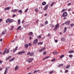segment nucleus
I'll return each instance as SVG.
<instances>
[{"mask_svg":"<svg viewBox=\"0 0 74 74\" xmlns=\"http://www.w3.org/2000/svg\"><path fill=\"white\" fill-rule=\"evenodd\" d=\"M64 56V55H62L60 57V58H63Z\"/></svg>","mask_w":74,"mask_h":74,"instance_id":"37","label":"nucleus"},{"mask_svg":"<svg viewBox=\"0 0 74 74\" xmlns=\"http://www.w3.org/2000/svg\"><path fill=\"white\" fill-rule=\"evenodd\" d=\"M25 51H19L18 53V55H21V54H22V53H25Z\"/></svg>","mask_w":74,"mask_h":74,"instance_id":"4","label":"nucleus"},{"mask_svg":"<svg viewBox=\"0 0 74 74\" xmlns=\"http://www.w3.org/2000/svg\"><path fill=\"white\" fill-rule=\"evenodd\" d=\"M31 67V66H29V67L27 69V70H29V69Z\"/></svg>","mask_w":74,"mask_h":74,"instance_id":"56","label":"nucleus"},{"mask_svg":"<svg viewBox=\"0 0 74 74\" xmlns=\"http://www.w3.org/2000/svg\"><path fill=\"white\" fill-rule=\"evenodd\" d=\"M36 72H37L36 70H35L34 71V73H36Z\"/></svg>","mask_w":74,"mask_h":74,"instance_id":"51","label":"nucleus"},{"mask_svg":"<svg viewBox=\"0 0 74 74\" xmlns=\"http://www.w3.org/2000/svg\"><path fill=\"white\" fill-rule=\"evenodd\" d=\"M29 40H32V36H30L29 37Z\"/></svg>","mask_w":74,"mask_h":74,"instance_id":"55","label":"nucleus"},{"mask_svg":"<svg viewBox=\"0 0 74 74\" xmlns=\"http://www.w3.org/2000/svg\"><path fill=\"white\" fill-rule=\"evenodd\" d=\"M10 9V7H8L7 8H5L4 9L5 10H9Z\"/></svg>","mask_w":74,"mask_h":74,"instance_id":"12","label":"nucleus"},{"mask_svg":"<svg viewBox=\"0 0 74 74\" xmlns=\"http://www.w3.org/2000/svg\"><path fill=\"white\" fill-rule=\"evenodd\" d=\"M2 21V19H0V22H1Z\"/></svg>","mask_w":74,"mask_h":74,"instance_id":"59","label":"nucleus"},{"mask_svg":"<svg viewBox=\"0 0 74 74\" xmlns=\"http://www.w3.org/2000/svg\"><path fill=\"white\" fill-rule=\"evenodd\" d=\"M47 36L48 37H49V36H51V34L49 33L47 35Z\"/></svg>","mask_w":74,"mask_h":74,"instance_id":"43","label":"nucleus"},{"mask_svg":"<svg viewBox=\"0 0 74 74\" xmlns=\"http://www.w3.org/2000/svg\"><path fill=\"white\" fill-rule=\"evenodd\" d=\"M70 21H67L65 22L64 23L66 24V25H67V24L69 25V24H70Z\"/></svg>","mask_w":74,"mask_h":74,"instance_id":"8","label":"nucleus"},{"mask_svg":"<svg viewBox=\"0 0 74 74\" xmlns=\"http://www.w3.org/2000/svg\"><path fill=\"white\" fill-rule=\"evenodd\" d=\"M43 55H45L47 54V51H44L43 53Z\"/></svg>","mask_w":74,"mask_h":74,"instance_id":"32","label":"nucleus"},{"mask_svg":"<svg viewBox=\"0 0 74 74\" xmlns=\"http://www.w3.org/2000/svg\"><path fill=\"white\" fill-rule=\"evenodd\" d=\"M6 52H7V51L6 50H4L3 52V54L4 55V54H5V53H6Z\"/></svg>","mask_w":74,"mask_h":74,"instance_id":"33","label":"nucleus"},{"mask_svg":"<svg viewBox=\"0 0 74 74\" xmlns=\"http://www.w3.org/2000/svg\"><path fill=\"white\" fill-rule=\"evenodd\" d=\"M29 54H30V52H29L27 53V55H29Z\"/></svg>","mask_w":74,"mask_h":74,"instance_id":"45","label":"nucleus"},{"mask_svg":"<svg viewBox=\"0 0 74 74\" xmlns=\"http://www.w3.org/2000/svg\"><path fill=\"white\" fill-rule=\"evenodd\" d=\"M55 58H54L52 60L51 62H54V61H55Z\"/></svg>","mask_w":74,"mask_h":74,"instance_id":"41","label":"nucleus"},{"mask_svg":"<svg viewBox=\"0 0 74 74\" xmlns=\"http://www.w3.org/2000/svg\"><path fill=\"white\" fill-rule=\"evenodd\" d=\"M8 70V69H7V67H6L5 68V71L4 74H6L7 73Z\"/></svg>","mask_w":74,"mask_h":74,"instance_id":"9","label":"nucleus"},{"mask_svg":"<svg viewBox=\"0 0 74 74\" xmlns=\"http://www.w3.org/2000/svg\"><path fill=\"white\" fill-rule=\"evenodd\" d=\"M47 14H45V15H44V16H47Z\"/></svg>","mask_w":74,"mask_h":74,"instance_id":"58","label":"nucleus"},{"mask_svg":"<svg viewBox=\"0 0 74 74\" xmlns=\"http://www.w3.org/2000/svg\"><path fill=\"white\" fill-rule=\"evenodd\" d=\"M67 30V27H64V31H63L64 33Z\"/></svg>","mask_w":74,"mask_h":74,"instance_id":"10","label":"nucleus"},{"mask_svg":"<svg viewBox=\"0 0 74 74\" xmlns=\"http://www.w3.org/2000/svg\"><path fill=\"white\" fill-rule=\"evenodd\" d=\"M2 63V62L0 60V64H1Z\"/></svg>","mask_w":74,"mask_h":74,"instance_id":"62","label":"nucleus"},{"mask_svg":"<svg viewBox=\"0 0 74 74\" xmlns=\"http://www.w3.org/2000/svg\"><path fill=\"white\" fill-rule=\"evenodd\" d=\"M26 62H29V63H31L33 61V59L32 58H28L27 60H26Z\"/></svg>","mask_w":74,"mask_h":74,"instance_id":"3","label":"nucleus"},{"mask_svg":"<svg viewBox=\"0 0 74 74\" xmlns=\"http://www.w3.org/2000/svg\"><path fill=\"white\" fill-rule=\"evenodd\" d=\"M69 5H71V3H69L68 4Z\"/></svg>","mask_w":74,"mask_h":74,"instance_id":"63","label":"nucleus"},{"mask_svg":"<svg viewBox=\"0 0 74 74\" xmlns=\"http://www.w3.org/2000/svg\"><path fill=\"white\" fill-rule=\"evenodd\" d=\"M64 11H65V9H64L63 10H62V12H64Z\"/></svg>","mask_w":74,"mask_h":74,"instance_id":"49","label":"nucleus"},{"mask_svg":"<svg viewBox=\"0 0 74 74\" xmlns=\"http://www.w3.org/2000/svg\"><path fill=\"white\" fill-rule=\"evenodd\" d=\"M69 58H72V57L73 56V55H69Z\"/></svg>","mask_w":74,"mask_h":74,"instance_id":"36","label":"nucleus"},{"mask_svg":"<svg viewBox=\"0 0 74 74\" xmlns=\"http://www.w3.org/2000/svg\"><path fill=\"white\" fill-rule=\"evenodd\" d=\"M2 69H3L2 68H0V71H1V70H2Z\"/></svg>","mask_w":74,"mask_h":74,"instance_id":"60","label":"nucleus"},{"mask_svg":"<svg viewBox=\"0 0 74 74\" xmlns=\"http://www.w3.org/2000/svg\"><path fill=\"white\" fill-rule=\"evenodd\" d=\"M38 42V39H36L34 41V44H36V43H37Z\"/></svg>","mask_w":74,"mask_h":74,"instance_id":"7","label":"nucleus"},{"mask_svg":"<svg viewBox=\"0 0 74 74\" xmlns=\"http://www.w3.org/2000/svg\"><path fill=\"white\" fill-rule=\"evenodd\" d=\"M38 19L37 20H36V23H38Z\"/></svg>","mask_w":74,"mask_h":74,"instance_id":"53","label":"nucleus"},{"mask_svg":"<svg viewBox=\"0 0 74 74\" xmlns=\"http://www.w3.org/2000/svg\"><path fill=\"white\" fill-rule=\"evenodd\" d=\"M70 64H69L67 65V66L66 68V69H69V67H70Z\"/></svg>","mask_w":74,"mask_h":74,"instance_id":"26","label":"nucleus"},{"mask_svg":"<svg viewBox=\"0 0 74 74\" xmlns=\"http://www.w3.org/2000/svg\"><path fill=\"white\" fill-rule=\"evenodd\" d=\"M53 73V71H52L49 73L50 74H52V73Z\"/></svg>","mask_w":74,"mask_h":74,"instance_id":"48","label":"nucleus"},{"mask_svg":"<svg viewBox=\"0 0 74 74\" xmlns=\"http://www.w3.org/2000/svg\"><path fill=\"white\" fill-rule=\"evenodd\" d=\"M28 34L29 36H32L33 34V32H30L28 33Z\"/></svg>","mask_w":74,"mask_h":74,"instance_id":"18","label":"nucleus"},{"mask_svg":"<svg viewBox=\"0 0 74 74\" xmlns=\"http://www.w3.org/2000/svg\"><path fill=\"white\" fill-rule=\"evenodd\" d=\"M18 11V10L17 9H14L12 10V12H16Z\"/></svg>","mask_w":74,"mask_h":74,"instance_id":"15","label":"nucleus"},{"mask_svg":"<svg viewBox=\"0 0 74 74\" xmlns=\"http://www.w3.org/2000/svg\"><path fill=\"white\" fill-rule=\"evenodd\" d=\"M18 25H20V24L21 23V20L20 19H18Z\"/></svg>","mask_w":74,"mask_h":74,"instance_id":"20","label":"nucleus"},{"mask_svg":"<svg viewBox=\"0 0 74 74\" xmlns=\"http://www.w3.org/2000/svg\"><path fill=\"white\" fill-rule=\"evenodd\" d=\"M45 49V47H44L42 49L39 50V52H42V51H43V50H44V49Z\"/></svg>","mask_w":74,"mask_h":74,"instance_id":"16","label":"nucleus"},{"mask_svg":"<svg viewBox=\"0 0 74 74\" xmlns=\"http://www.w3.org/2000/svg\"><path fill=\"white\" fill-rule=\"evenodd\" d=\"M53 53L54 55H56V54H57V53H58V52L57 51L54 52H53Z\"/></svg>","mask_w":74,"mask_h":74,"instance_id":"28","label":"nucleus"},{"mask_svg":"<svg viewBox=\"0 0 74 74\" xmlns=\"http://www.w3.org/2000/svg\"><path fill=\"white\" fill-rule=\"evenodd\" d=\"M11 58V56H9L8 57L6 58V60H8L9 59H10Z\"/></svg>","mask_w":74,"mask_h":74,"instance_id":"27","label":"nucleus"},{"mask_svg":"<svg viewBox=\"0 0 74 74\" xmlns=\"http://www.w3.org/2000/svg\"><path fill=\"white\" fill-rule=\"evenodd\" d=\"M17 49H18V47H16L14 49L13 52L14 53H15V51H16V50H17Z\"/></svg>","mask_w":74,"mask_h":74,"instance_id":"14","label":"nucleus"},{"mask_svg":"<svg viewBox=\"0 0 74 74\" xmlns=\"http://www.w3.org/2000/svg\"><path fill=\"white\" fill-rule=\"evenodd\" d=\"M9 52V50H8L6 51V53H8Z\"/></svg>","mask_w":74,"mask_h":74,"instance_id":"46","label":"nucleus"},{"mask_svg":"<svg viewBox=\"0 0 74 74\" xmlns=\"http://www.w3.org/2000/svg\"><path fill=\"white\" fill-rule=\"evenodd\" d=\"M14 59H15V58H13L10 60V62H12V61H13Z\"/></svg>","mask_w":74,"mask_h":74,"instance_id":"22","label":"nucleus"},{"mask_svg":"<svg viewBox=\"0 0 74 74\" xmlns=\"http://www.w3.org/2000/svg\"><path fill=\"white\" fill-rule=\"evenodd\" d=\"M44 26V24H41V25H40V26Z\"/></svg>","mask_w":74,"mask_h":74,"instance_id":"61","label":"nucleus"},{"mask_svg":"<svg viewBox=\"0 0 74 74\" xmlns=\"http://www.w3.org/2000/svg\"><path fill=\"white\" fill-rule=\"evenodd\" d=\"M15 16H16V15H15V14H13V17H15Z\"/></svg>","mask_w":74,"mask_h":74,"instance_id":"52","label":"nucleus"},{"mask_svg":"<svg viewBox=\"0 0 74 74\" xmlns=\"http://www.w3.org/2000/svg\"><path fill=\"white\" fill-rule=\"evenodd\" d=\"M48 58H49V57L48 56V57H45L42 60H45V59H48Z\"/></svg>","mask_w":74,"mask_h":74,"instance_id":"23","label":"nucleus"},{"mask_svg":"<svg viewBox=\"0 0 74 74\" xmlns=\"http://www.w3.org/2000/svg\"><path fill=\"white\" fill-rule=\"evenodd\" d=\"M13 22H14V20L11 19L10 18L7 19L6 21V23H8V22H9V23H12Z\"/></svg>","mask_w":74,"mask_h":74,"instance_id":"1","label":"nucleus"},{"mask_svg":"<svg viewBox=\"0 0 74 74\" xmlns=\"http://www.w3.org/2000/svg\"><path fill=\"white\" fill-rule=\"evenodd\" d=\"M18 12H20V13H22L23 12L22 11V10H20L18 11Z\"/></svg>","mask_w":74,"mask_h":74,"instance_id":"34","label":"nucleus"},{"mask_svg":"<svg viewBox=\"0 0 74 74\" xmlns=\"http://www.w3.org/2000/svg\"><path fill=\"white\" fill-rule=\"evenodd\" d=\"M49 5V4L47 5L46 6H45V9L44 10L45 11H46L47 9H48V6Z\"/></svg>","mask_w":74,"mask_h":74,"instance_id":"5","label":"nucleus"},{"mask_svg":"<svg viewBox=\"0 0 74 74\" xmlns=\"http://www.w3.org/2000/svg\"><path fill=\"white\" fill-rule=\"evenodd\" d=\"M63 65V64H60L59 65H58V67H61V66H62Z\"/></svg>","mask_w":74,"mask_h":74,"instance_id":"30","label":"nucleus"},{"mask_svg":"<svg viewBox=\"0 0 74 74\" xmlns=\"http://www.w3.org/2000/svg\"><path fill=\"white\" fill-rule=\"evenodd\" d=\"M63 16H66L67 15V12H64L63 14Z\"/></svg>","mask_w":74,"mask_h":74,"instance_id":"6","label":"nucleus"},{"mask_svg":"<svg viewBox=\"0 0 74 74\" xmlns=\"http://www.w3.org/2000/svg\"><path fill=\"white\" fill-rule=\"evenodd\" d=\"M59 24H57L56 25L55 27L53 29L54 31H56V30H57V29H58V27H59Z\"/></svg>","mask_w":74,"mask_h":74,"instance_id":"2","label":"nucleus"},{"mask_svg":"<svg viewBox=\"0 0 74 74\" xmlns=\"http://www.w3.org/2000/svg\"><path fill=\"white\" fill-rule=\"evenodd\" d=\"M35 12H38V10L37 9H35Z\"/></svg>","mask_w":74,"mask_h":74,"instance_id":"35","label":"nucleus"},{"mask_svg":"<svg viewBox=\"0 0 74 74\" xmlns=\"http://www.w3.org/2000/svg\"><path fill=\"white\" fill-rule=\"evenodd\" d=\"M48 21H46L45 22V25H47L48 24Z\"/></svg>","mask_w":74,"mask_h":74,"instance_id":"39","label":"nucleus"},{"mask_svg":"<svg viewBox=\"0 0 74 74\" xmlns=\"http://www.w3.org/2000/svg\"><path fill=\"white\" fill-rule=\"evenodd\" d=\"M71 26H72V27H73V26H74V24H71Z\"/></svg>","mask_w":74,"mask_h":74,"instance_id":"44","label":"nucleus"},{"mask_svg":"<svg viewBox=\"0 0 74 74\" xmlns=\"http://www.w3.org/2000/svg\"><path fill=\"white\" fill-rule=\"evenodd\" d=\"M68 71H69L68 70H66L65 71V73H67V72H68Z\"/></svg>","mask_w":74,"mask_h":74,"instance_id":"42","label":"nucleus"},{"mask_svg":"<svg viewBox=\"0 0 74 74\" xmlns=\"http://www.w3.org/2000/svg\"><path fill=\"white\" fill-rule=\"evenodd\" d=\"M3 34H5V32L3 31L2 32L1 35H3Z\"/></svg>","mask_w":74,"mask_h":74,"instance_id":"40","label":"nucleus"},{"mask_svg":"<svg viewBox=\"0 0 74 74\" xmlns=\"http://www.w3.org/2000/svg\"><path fill=\"white\" fill-rule=\"evenodd\" d=\"M68 11H71V8H70L68 10Z\"/></svg>","mask_w":74,"mask_h":74,"instance_id":"54","label":"nucleus"},{"mask_svg":"<svg viewBox=\"0 0 74 74\" xmlns=\"http://www.w3.org/2000/svg\"><path fill=\"white\" fill-rule=\"evenodd\" d=\"M21 26H19L18 27H17V28L16 29L17 30H19V29L21 28Z\"/></svg>","mask_w":74,"mask_h":74,"instance_id":"29","label":"nucleus"},{"mask_svg":"<svg viewBox=\"0 0 74 74\" xmlns=\"http://www.w3.org/2000/svg\"><path fill=\"white\" fill-rule=\"evenodd\" d=\"M18 66L16 65L14 68V70H15V71H16V70H18Z\"/></svg>","mask_w":74,"mask_h":74,"instance_id":"11","label":"nucleus"},{"mask_svg":"<svg viewBox=\"0 0 74 74\" xmlns=\"http://www.w3.org/2000/svg\"><path fill=\"white\" fill-rule=\"evenodd\" d=\"M43 44V42H38V45H42Z\"/></svg>","mask_w":74,"mask_h":74,"instance_id":"24","label":"nucleus"},{"mask_svg":"<svg viewBox=\"0 0 74 74\" xmlns=\"http://www.w3.org/2000/svg\"><path fill=\"white\" fill-rule=\"evenodd\" d=\"M13 29H14V26H12V27H11L10 29V30H13Z\"/></svg>","mask_w":74,"mask_h":74,"instance_id":"31","label":"nucleus"},{"mask_svg":"<svg viewBox=\"0 0 74 74\" xmlns=\"http://www.w3.org/2000/svg\"><path fill=\"white\" fill-rule=\"evenodd\" d=\"M24 22H25V21H22V23H24Z\"/></svg>","mask_w":74,"mask_h":74,"instance_id":"57","label":"nucleus"},{"mask_svg":"<svg viewBox=\"0 0 74 74\" xmlns=\"http://www.w3.org/2000/svg\"><path fill=\"white\" fill-rule=\"evenodd\" d=\"M58 40H55V42H58Z\"/></svg>","mask_w":74,"mask_h":74,"instance_id":"50","label":"nucleus"},{"mask_svg":"<svg viewBox=\"0 0 74 74\" xmlns=\"http://www.w3.org/2000/svg\"><path fill=\"white\" fill-rule=\"evenodd\" d=\"M64 24H65V23H62V25H64Z\"/></svg>","mask_w":74,"mask_h":74,"instance_id":"64","label":"nucleus"},{"mask_svg":"<svg viewBox=\"0 0 74 74\" xmlns=\"http://www.w3.org/2000/svg\"><path fill=\"white\" fill-rule=\"evenodd\" d=\"M34 55V53L33 52L29 54L30 56H33Z\"/></svg>","mask_w":74,"mask_h":74,"instance_id":"17","label":"nucleus"},{"mask_svg":"<svg viewBox=\"0 0 74 74\" xmlns=\"http://www.w3.org/2000/svg\"><path fill=\"white\" fill-rule=\"evenodd\" d=\"M66 40V39L64 38H62L61 39V41H65Z\"/></svg>","mask_w":74,"mask_h":74,"instance_id":"19","label":"nucleus"},{"mask_svg":"<svg viewBox=\"0 0 74 74\" xmlns=\"http://www.w3.org/2000/svg\"><path fill=\"white\" fill-rule=\"evenodd\" d=\"M24 46L25 48H27L29 47V45H28V44H26Z\"/></svg>","mask_w":74,"mask_h":74,"instance_id":"13","label":"nucleus"},{"mask_svg":"<svg viewBox=\"0 0 74 74\" xmlns=\"http://www.w3.org/2000/svg\"><path fill=\"white\" fill-rule=\"evenodd\" d=\"M27 11H28V8H27L25 11V12H27Z\"/></svg>","mask_w":74,"mask_h":74,"instance_id":"47","label":"nucleus"},{"mask_svg":"<svg viewBox=\"0 0 74 74\" xmlns=\"http://www.w3.org/2000/svg\"><path fill=\"white\" fill-rule=\"evenodd\" d=\"M46 2H43L42 3V5H45V4H46Z\"/></svg>","mask_w":74,"mask_h":74,"instance_id":"21","label":"nucleus"},{"mask_svg":"<svg viewBox=\"0 0 74 74\" xmlns=\"http://www.w3.org/2000/svg\"><path fill=\"white\" fill-rule=\"evenodd\" d=\"M74 52V51L73 50L70 51L68 52V53H73Z\"/></svg>","mask_w":74,"mask_h":74,"instance_id":"25","label":"nucleus"},{"mask_svg":"<svg viewBox=\"0 0 74 74\" xmlns=\"http://www.w3.org/2000/svg\"><path fill=\"white\" fill-rule=\"evenodd\" d=\"M51 27H54V25L53 24H52L51 25Z\"/></svg>","mask_w":74,"mask_h":74,"instance_id":"38","label":"nucleus"}]
</instances>
